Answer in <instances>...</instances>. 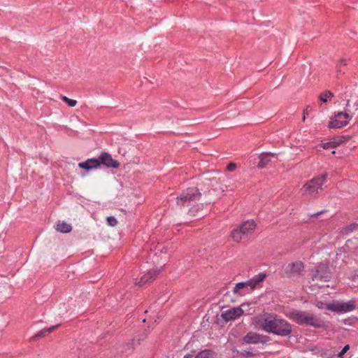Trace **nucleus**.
<instances>
[{"mask_svg":"<svg viewBox=\"0 0 358 358\" xmlns=\"http://www.w3.org/2000/svg\"><path fill=\"white\" fill-rule=\"evenodd\" d=\"M255 227L256 224L253 220H248L239 227L242 231V234H244L245 237L251 234L255 231Z\"/></svg>","mask_w":358,"mask_h":358,"instance_id":"15","label":"nucleus"},{"mask_svg":"<svg viewBox=\"0 0 358 358\" xmlns=\"http://www.w3.org/2000/svg\"><path fill=\"white\" fill-rule=\"evenodd\" d=\"M100 165L103 164L108 168L117 169L120 166V163L112 158L111 155L106 152H102L99 157Z\"/></svg>","mask_w":358,"mask_h":358,"instance_id":"10","label":"nucleus"},{"mask_svg":"<svg viewBox=\"0 0 358 358\" xmlns=\"http://www.w3.org/2000/svg\"><path fill=\"white\" fill-rule=\"evenodd\" d=\"M352 116L347 112H338L335 114L334 117L329 123V127L333 129L342 128L348 124Z\"/></svg>","mask_w":358,"mask_h":358,"instance_id":"6","label":"nucleus"},{"mask_svg":"<svg viewBox=\"0 0 358 358\" xmlns=\"http://www.w3.org/2000/svg\"><path fill=\"white\" fill-rule=\"evenodd\" d=\"M327 309L333 312L339 313V303L328 304L327 306Z\"/></svg>","mask_w":358,"mask_h":358,"instance_id":"27","label":"nucleus"},{"mask_svg":"<svg viewBox=\"0 0 358 358\" xmlns=\"http://www.w3.org/2000/svg\"><path fill=\"white\" fill-rule=\"evenodd\" d=\"M215 352L212 350H204L201 351L195 358H215Z\"/></svg>","mask_w":358,"mask_h":358,"instance_id":"22","label":"nucleus"},{"mask_svg":"<svg viewBox=\"0 0 358 358\" xmlns=\"http://www.w3.org/2000/svg\"><path fill=\"white\" fill-rule=\"evenodd\" d=\"M331 278V273L328 266L324 264H320L317 266L315 273L312 276L313 282L320 280L322 282H328Z\"/></svg>","mask_w":358,"mask_h":358,"instance_id":"7","label":"nucleus"},{"mask_svg":"<svg viewBox=\"0 0 358 358\" xmlns=\"http://www.w3.org/2000/svg\"><path fill=\"white\" fill-rule=\"evenodd\" d=\"M322 148L324 149H329V148H334V147H333L332 141L323 143L322 145Z\"/></svg>","mask_w":358,"mask_h":358,"instance_id":"32","label":"nucleus"},{"mask_svg":"<svg viewBox=\"0 0 358 358\" xmlns=\"http://www.w3.org/2000/svg\"><path fill=\"white\" fill-rule=\"evenodd\" d=\"M337 64H339L340 66H346L348 64V59L345 58L341 59Z\"/></svg>","mask_w":358,"mask_h":358,"instance_id":"34","label":"nucleus"},{"mask_svg":"<svg viewBox=\"0 0 358 358\" xmlns=\"http://www.w3.org/2000/svg\"><path fill=\"white\" fill-rule=\"evenodd\" d=\"M244 306L245 304H242L241 306L240 307L230 308L223 312L221 315V317L226 322L234 320L235 319L241 316L243 314L244 310H243L242 307Z\"/></svg>","mask_w":358,"mask_h":358,"instance_id":"9","label":"nucleus"},{"mask_svg":"<svg viewBox=\"0 0 358 358\" xmlns=\"http://www.w3.org/2000/svg\"><path fill=\"white\" fill-rule=\"evenodd\" d=\"M303 264L300 261H296L287 265L281 275L285 278H294L301 275L303 271Z\"/></svg>","mask_w":358,"mask_h":358,"instance_id":"5","label":"nucleus"},{"mask_svg":"<svg viewBox=\"0 0 358 358\" xmlns=\"http://www.w3.org/2000/svg\"><path fill=\"white\" fill-rule=\"evenodd\" d=\"M231 236L233 240L236 242H239L245 237L244 234H242V231L239 227L236 229H234L231 231Z\"/></svg>","mask_w":358,"mask_h":358,"instance_id":"21","label":"nucleus"},{"mask_svg":"<svg viewBox=\"0 0 358 358\" xmlns=\"http://www.w3.org/2000/svg\"><path fill=\"white\" fill-rule=\"evenodd\" d=\"M325 210H321L320 212H317L316 213H314L310 215L311 217H317L320 215L322 214Z\"/></svg>","mask_w":358,"mask_h":358,"instance_id":"35","label":"nucleus"},{"mask_svg":"<svg viewBox=\"0 0 358 358\" xmlns=\"http://www.w3.org/2000/svg\"><path fill=\"white\" fill-rule=\"evenodd\" d=\"M129 345H129V343H127V346L128 348H129Z\"/></svg>","mask_w":358,"mask_h":358,"instance_id":"40","label":"nucleus"},{"mask_svg":"<svg viewBox=\"0 0 358 358\" xmlns=\"http://www.w3.org/2000/svg\"><path fill=\"white\" fill-rule=\"evenodd\" d=\"M306 114L303 113V120L304 121L305 119H306V116H305Z\"/></svg>","mask_w":358,"mask_h":358,"instance_id":"39","label":"nucleus"},{"mask_svg":"<svg viewBox=\"0 0 358 358\" xmlns=\"http://www.w3.org/2000/svg\"><path fill=\"white\" fill-rule=\"evenodd\" d=\"M250 287L248 281L238 282L234 287L233 292L234 294H240L241 290Z\"/></svg>","mask_w":358,"mask_h":358,"instance_id":"23","label":"nucleus"},{"mask_svg":"<svg viewBox=\"0 0 358 358\" xmlns=\"http://www.w3.org/2000/svg\"><path fill=\"white\" fill-rule=\"evenodd\" d=\"M201 193L197 187H189L177 196L176 204L180 208L188 207L192 206L188 210V214L191 217L200 218L204 216L206 212H203V204L193 205L196 201L199 200Z\"/></svg>","mask_w":358,"mask_h":358,"instance_id":"1","label":"nucleus"},{"mask_svg":"<svg viewBox=\"0 0 358 358\" xmlns=\"http://www.w3.org/2000/svg\"><path fill=\"white\" fill-rule=\"evenodd\" d=\"M236 164L234 163H230L227 167V170L229 171H234L236 169Z\"/></svg>","mask_w":358,"mask_h":358,"instance_id":"33","label":"nucleus"},{"mask_svg":"<svg viewBox=\"0 0 358 358\" xmlns=\"http://www.w3.org/2000/svg\"><path fill=\"white\" fill-rule=\"evenodd\" d=\"M341 358H343V357H341Z\"/></svg>","mask_w":358,"mask_h":358,"instance_id":"41","label":"nucleus"},{"mask_svg":"<svg viewBox=\"0 0 358 358\" xmlns=\"http://www.w3.org/2000/svg\"><path fill=\"white\" fill-rule=\"evenodd\" d=\"M262 329L268 333L281 336H289L292 332V326L286 320L280 318H266L261 323Z\"/></svg>","mask_w":358,"mask_h":358,"instance_id":"2","label":"nucleus"},{"mask_svg":"<svg viewBox=\"0 0 358 358\" xmlns=\"http://www.w3.org/2000/svg\"><path fill=\"white\" fill-rule=\"evenodd\" d=\"M107 223L110 227H115L118 222L114 216H109L107 217Z\"/></svg>","mask_w":358,"mask_h":358,"instance_id":"28","label":"nucleus"},{"mask_svg":"<svg viewBox=\"0 0 358 358\" xmlns=\"http://www.w3.org/2000/svg\"><path fill=\"white\" fill-rule=\"evenodd\" d=\"M162 269L163 266H161L160 268H154L148 271L147 273L141 277L140 281L138 282V285L139 286H142L153 281Z\"/></svg>","mask_w":358,"mask_h":358,"instance_id":"11","label":"nucleus"},{"mask_svg":"<svg viewBox=\"0 0 358 358\" xmlns=\"http://www.w3.org/2000/svg\"><path fill=\"white\" fill-rule=\"evenodd\" d=\"M336 78H339V74H344L345 73L342 71L341 66H340L339 64H336Z\"/></svg>","mask_w":358,"mask_h":358,"instance_id":"31","label":"nucleus"},{"mask_svg":"<svg viewBox=\"0 0 358 358\" xmlns=\"http://www.w3.org/2000/svg\"><path fill=\"white\" fill-rule=\"evenodd\" d=\"M358 229V223H352L340 229V234L348 235Z\"/></svg>","mask_w":358,"mask_h":358,"instance_id":"20","label":"nucleus"},{"mask_svg":"<svg viewBox=\"0 0 358 358\" xmlns=\"http://www.w3.org/2000/svg\"><path fill=\"white\" fill-rule=\"evenodd\" d=\"M289 317L299 325H306L315 328L324 326L323 320L310 312L293 310L289 313Z\"/></svg>","mask_w":358,"mask_h":358,"instance_id":"3","label":"nucleus"},{"mask_svg":"<svg viewBox=\"0 0 358 358\" xmlns=\"http://www.w3.org/2000/svg\"><path fill=\"white\" fill-rule=\"evenodd\" d=\"M334 94L331 91H326L323 93H321L320 95V99L323 102H327V99L333 97Z\"/></svg>","mask_w":358,"mask_h":358,"instance_id":"25","label":"nucleus"},{"mask_svg":"<svg viewBox=\"0 0 358 358\" xmlns=\"http://www.w3.org/2000/svg\"><path fill=\"white\" fill-rule=\"evenodd\" d=\"M100 166V160L96 158L88 159L85 162L78 164V166L82 169L90 171L96 169Z\"/></svg>","mask_w":358,"mask_h":358,"instance_id":"13","label":"nucleus"},{"mask_svg":"<svg viewBox=\"0 0 358 358\" xmlns=\"http://www.w3.org/2000/svg\"><path fill=\"white\" fill-rule=\"evenodd\" d=\"M206 181L203 182L204 185L208 187H211L210 189L204 190L203 194L206 196L208 194H212L211 192H217V191H221L223 192L224 189L222 187H217L218 183H221L222 180L221 178H219V180H217L216 178H213L210 180L206 179Z\"/></svg>","mask_w":358,"mask_h":358,"instance_id":"12","label":"nucleus"},{"mask_svg":"<svg viewBox=\"0 0 358 358\" xmlns=\"http://www.w3.org/2000/svg\"><path fill=\"white\" fill-rule=\"evenodd\" d=\"M350 349L349 345H346L344 346V348L342 349V350L338 354V357H342L344 354L347 352V351Z\"/></svg>","mask_w":358,"mask_h":358,"instance_id":"30","label":"nucleus"},{"mask_svg":"<svg viewBox=\"0 0 358 358\" xmlns=\"http://www.w3.org/2000/svg\"><path fill=\"white\" fill-rule=\"evenodd\" d=\"M61 99L64 102L66 103L71 107H74L77 103L76 100L71 99L66 96H61Z\"/></svg>","mask_w":358,"mask_h":358,"instance_id":"26","label":"nucleus"},{"mask_svg":"<svg viewBox=\"0 0 358 358\" xmlns=\"http://www.w3.org/2000/svg\"><path fill=\"white\" fill-rule=\"evenodd\" d=\"M355 303L353 301L346 303H339V313H347L353 310L355 308Z\"/></svg>","mask_w":358,"mask_h":358,"instance_id":"18","label":"nucleus"},{"mask_svg":"<svg viewBox=\"0 0 358 358\" xmlns=\"http://www.w3.org/2000/svg\"><path fill=\"white\" fill-rule=\"evenodd\" d=\"M350 106V101H348L347 103H346V106Z\"/></svg>","mask_w":358,"mask_h":358,"instance_id":"38","label":"nucleus"},{"mask_svg":"<svg viewBox=\"0 0 358 358\" xmlns=\"http://www.w3.org/2000/svg\"><path fill=\"white\" fill-rule=\"evenodd\" d=\"M328 173L325 172L320 176L315 177L308 181L301 188V191L303 194H309L314 196L322 189V185L326 181Z\"/></svg>","mask_w":358,"mask_h":358,"instance_id":"4","label":"nucleus"},{"mask_svg":"<svg viewBox=\"0 0 358 358\" xmlns=\"http://www.w3.org/2000/svg\"><path fill=\"white\" fill-rule=\"evenodd\" d=\"M269 341L267 336L257 334L256 332L250 331L243 338V341L246 344H266Z\"/></svg>","mask_w":358,"mask_h":358,"instance_id":"8","label":"nucleus"},{"mask_svg":"<svg viewBox=\"0 0 358 358\" xmlns=\"http://www.w3.org/2000/svg\"><path fill=\"white\" fill-rule=\"evenodd\" d=\"M72 227L70 224L64 222V221H58L56 225V230L62 233H69L71 231Z\"/></svg>","mask_w":358,"mask_h":358,"instance_id":"19","label":"nucleus"},{"mask_svg":"<svg viewBox=\"0 0 358 358\" xmlns=\"http://www.w3.org/2000/svg\"><path fill=\"white\" fill-rule=\"evenodd\" d=\"M276 154L273 152H262L260 154L259 162L257 164L258 169H262L268 165L271 162V157H275Z\"/></svg>","mask_w":358,"mask_h":358,"instance_id":"14","label":"nucleus"},{"mask_svg":"<svg viewBox=\"0 0 358 358\" xmlns=\"http://www.w3.org/2000/svg\"><path fill=\"white\" fill-rule=\"evenodd\" d=\"M59 325L60 324H57V325L52 326L51 327H49V328L43 329L41 330L40 331H38L33 337H31V339L36 340L38 338L44 337L45 336H47L48 334L52 333L56 329H57Z\"/></svg>","mask_w":358,"mask_h":358,"instance_id":"17","label":"nucleus"},{"mask_svg":"<svg viewBox=\"0 0 358 358\" xmlns=\"http://www.w3.org/2000/svg\"><path fill=\"white\" fill-rule=\"evenodd\" d=\"M192 355L190 354H187L184 356V358H192Z\"/></svg>","mask_w":358,"mask_h":358,"instance_id":"37","label":"nucleus"},{"mask_svg":"<svg viewBox=\"0 0 358 358\" xmlns=\"http://www.w3.org/2000/svg\"><path fill=\"white\" fill-rule=\"evenodd\" d=\"M349 139H350V137H348V136H338L332 141L333 147L336 148V147L348 141Z\"/></svg>","mask_w":358,"mask_h":358,"instance_id":"24","label":"nucleus"},{"mask_svg":"<svg viewBox=\"0 0 358 358\" xmlns=\"http://www.w3.org/2000/svg\"><path fill=\"white\" fill-rule=\"evenodd\" d=\"M312 108L310 106H308L306 108L303 110L304 114H308L309 110H310Z\"/></svg>","mask_w":358,"mask_h":358,"instance_id":"36","label":"nucleus"},{"mask_svg":"<svg viewBox=\"0 0 358 358\" xmlns=\"http://www.w3.org/2000/svg\"><path fill=\"white\" fill-rule=\"evenodd\" d=\"M266 276L265 273H260L248 280L250 284V289H254L259 282H262L266 278Z\"/></svg>","mask_w":358,"mask_h":358,"instance_id":"16","label":"nucleus"},{"mask_svg":"<svg viewBox=\"0 0 358 358\" xmlns=\"http://www.w3.org/2000/svg\"><path fill=\"white\" fill-rule=\"evenodd\" d=\"M240 355L242 357H246V358L252 357L254 355L252 352L247 351V350H243V351L240 352Z\"/></svg>","mask_w":358,"mask_h":358,"instance_id":"29","label":"nucleus"}]
</instances>
